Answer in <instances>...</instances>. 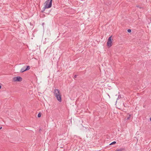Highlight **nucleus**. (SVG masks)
I'll use <instances>...</instances> for the list:
<instances>
[{
    "mask_svg": "<svg viewBox=\"0 0 151 151\" xmlns=\"http://www.w3.org/2000/svg\"><path fill=\"white\" fill-rule=\"evenodd\" d=\"M57 100L60 102L62 101V95L60 94V91L58 89H55L53 92Z\"/></svg>",
    "mask_w": 151,
    "mask_h": 151,
    "instance_id": "1",
    "label": "nucleus"
},
{
    "mask_svg": "<svg viewBox=\"0 0 151 151\" xmlns=\"http://www.w3.org/2000/svg\"><path fill=\"white\" fill-rule=\"evenodd\" d=\"M52 0H47L45 3V8L48 9L50 8L52 5Z\"/></svg>",
    "mask_w": 151,
    "mask_h": 151,
    "instance_id": "2",
    "label": "nucleus"
},
{
    "mask_svg": "<svg viewBox=\"0 0 151 151\" xmlns=\"http://www.w3.org/2000/svg\"><path fill=\"white\" fill-rule=\"evenodd\" d=\"M112 36H110L108 38L107 42V46L108 47H111L112 45V39L111 38Z\"/></svg>",
    "mask_w": 151,
    "mask_h": 151,
    "instance_id": "3",
    "label": "nucleus"
},
{
    "mask_svg": "<svg viewBox=\"0 0 151 151\" xmlns=\"http://www.w3.org/2000/svg\"><path fill=\"white\" fill-rule=\"evenodd\" d=\"M22 78L19 76L14 77L13 78V80L14 81L20 82L22 81Z\"/></svg>",
    "mask_w": 151,
    "mask_h": 151,
    "instance_id": "4",
    "label": "nucleus"
},
{
    "mask_svg": "<svg viewBox=\"0 0 151 151\" xmlns=\"http://www.w3.org/2000/svg\"><path fill=\"white\" fill-rule=\"evenodd\" d=\"M124 148H121L120 149H116L115 151H122L125 150Z\"/></svg>",
    "mask_w": 151,
    "mask_h": 151,
    "instance_id": "5",
    "label": "nucleus"
},
{
    "mask_svg": "<svg viewBox=\"0 0 151 151\" xmlns=\"http://www.w3.org/2000/svg\"><path fill=\"white\" fill-rule=\"evenodd\" d=\"M25 71H26V70H25V67H24L21 69L20 70V72L22 73Z\"/></svg>",
    "mask_w": 151,
    "mask_h": 151,
    "instance_id": "6",
    "label": "nucleus"
},
{
    "mask_svg": "<svg viewBox=\"0 0 151 151\" xmlns=\"http://www.w3.org/2000/svg\"><path fill=\"white\" fill-rule=\"evenodd\" d=\"M30 69V67L29 66H26V68H25V70L26 71Z\"/></svg>",
    "mask_w": 151,
    "mask_h": 151,
    "instance_id": "7",
    "label": "nucleus"
},
{
    "mask_svg": "<svg viewBox=\"0 0 151 151\" xmlns=\"http://www.w3.org/2000/svg\"><path fill=\"white\" fill-rule=\"evenodd\" d=\"M116 141H114V142H112L111 143L109 144V145H113L115 144H116Z\"/></svg>",
    "mask_w": 151,
    "mask_h": 151,
    "instance_id": "8",
    "label": "nucleus"
},
{
    "mask_svg": "<svg viewBox=\"0 0 151 151\" xmlns=\"http://www.w3.org/2000/svg\"><path fill=\"white\" fill-rule=\"evenodd\" d=\"M41 113L40 112L37 115V117L38 118L40 117L41 116Z\"/></svg>",
    "mask_w": 151,
    "mask_h": 151,
    "instance_id": "9",
    "label": "nucleus"
},
{
    "mask_svg": "<svg viewBox=\"0 0 151 151\" xmlns=\"http://www.w3.org/2000/svg\"><path fill=\"white\" fill-rule=\"evenodd\" d=\"M122 97H121V95H120V94L119 95L118 98H117V99H120Z\"/></svg>",
    "mask_w": 151,
    "mask_h": 151,
    "instance_id": "10",
    "label": "nucleus"
},
{
    "mask_svg": "<svg viewBox=\"0 0 151 151\" xmlns=\"http://www.w3.org/2000/svg\"><path fill=\"white\" fill-rule=\"evenodd\" d=\"M136 7H137V8H139L140 9H141V8H143L141 7L140 6H139V5H137L136 6Z\"/></svg>",
    "mask_w": 151,
    "mask_h": 151,
    "instance_id": "11",
    "label": "nucleus"
},
{
    "mask_svg": "<svg viewBox=\"0 0 151 151\" xmlns=\"http://www.w3.org/2000/svg\"><path fill=\"white\" fill-rule=\"evenodd\" d=\"M127 31L129 33H130L131 32V30L130 29H128L127 30Z\"/></svg>",
    "mask_w": 151,
    "mask_h": 151,
    "instance_id": "12",
    "label": "nucleus"
},
{
    "mask_svg": "<svg viewBox=\"0 0 151 151\" xmlns=\"http://www.w3.org/2000/svg\"><path fill=\"white\" fill-rule=\"evenodd\" d=\"M130 116H131V115L130 114H129V116L128 117H127V119H129L130 117Z\"/></svg>",
    "mask_w": 151,
    "mask_h": 151,
    "instance_id": "13",
    "label": "nucleus"
},
{
    "mask_svg": "<svg viewBox=\"0 0 151 151\" xmlns=\"http://www.w3.org/2000/svg\"><path fill=\"white\" fill-rule=\"evenodd\" d=\"M46 8H45V6L43 8V10L42 11V12H43L44 11H45V9Z\"/></svg>",
    "mask_w": 151,
    "mask_h": 151,
    "instance_id": "14",
    "label": "nucleus"
},
{
    "mask_svg": "<svg viewBox=\"0 0 151 151\" xmlns=\"http://www.w3.org/2000/svg\"><path fill=\"white\" fill-rule=\"evenodd\" d=\"M77 75H75L74 76V78H76L77 77Z\"/></svg>",
    "mask_w": 151,
    "mask_h": 151,
    "instance_id": "15",
    "label": "nucleus"
},
{
    "mask_svg": "<svg viewBox=\"0 0 151 151\" xmlns=\"http://www.w3.org/2000/svg\"><path fill=\"white\" fill-rule=\"evenodd\" d=\"M41 131V129H40L39 130V132H40V131Z\"/></svg>",
    "mask_w": 151,
    "mask_h": 151,
    "instance_id": "16",
    "label": "nucleus"
},
{
    "mask_svg": "<svg viewBox=\"0 0 151 151\" xmlns=\"http://www.w3.org/2000/svg\"><path fill=\"white\" fill-rule=\"evenodd\" d=\"M2 128V127H0V129H1Z\"/></svg>",
    "mask_w": 151,
    "mask_h": 151,
    "instance_id": "17",
    "label": "nucleus"
},
{
    "mask_svg": "<svg viewBox=\"0 0 151 151\" xmlns=\"http://www.w3.org/2000/svg\"><path fill=\"white\" fill-rule=\"evenodd\" d=\"M150 121H151V117L150 118Z\"/></svg>",
    "mask_w": 151,
    "mask_h": 151,
    "instance_id": "18",
    "label": "nucleus"
},
{
    "mask_svg": "<svg viewBox=\"0 0 151 151\" xmlns=\"http://www.w3.org/2000/svg\"><path fill=\"white\" fill-rule=\"evenodd\" d=\"M1 86L0 85V89L1 88Z\"/></svg>",
    "mask_w": 151,
    "mask_h": 151,
    "instance_id": "19",
    "label": "nucleus"
},
{
    "mask_svg": "<svg viewBox=\"0 0 151 151\" xmlns=\"http://www.w3.org/2000/svg\"><path fill=\"white\" fill-rule=\"evenodd\" d=\"M123 105H124V107H126V106H125V105H124V104H123Z\"/></svg>",
    "mask_w": 151,
    "mask_h": 151,
    "instance_id": "20",
    "label": "nucleus"
},
{
    "mask_svg": "<svg viewBox=\"0 0 151 151\" xmlns=\"http://www.w3.org/2000/svg\"><path fill=\"white\" fill-rule=\"evenodd\" d=\"M145 107V106H143V107Z\"/></svg>",
    "mask_w": 151,
    "mask_h": 151,
    "instance_id": "21",
    "label": "nucleus"
}]
</instances>
